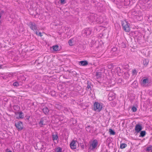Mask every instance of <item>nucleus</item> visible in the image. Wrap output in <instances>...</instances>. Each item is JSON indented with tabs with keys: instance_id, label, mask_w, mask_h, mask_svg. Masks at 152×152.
Returning <instances> with one entry per match:
<instances>
[{
	"instance_id": "25",
	"label": "nucleus",
	"mask_w": 152,
	"mask_h": 152,
	"mask_svg": "<svg viewBox=\"0 0 152 152\" xmlns=\"http://www.w3.org/2000/svg\"><path fill=\"white\" fill-rule=\"evenodd\" d=\"M149 61L148 59H144L143 61L144 65L145 66H146L148 65Z\"/></svg>"
},
{
	"instance_id": "30",
	"label": "nucleus",
	"mask_w": 152,
	"mask_h": 152,
	"mask_svg": "<svg viewBox=\"0 0 152 152\" xmlns=\"http://www.w3.org/2000/svg\"><path fill=\"white\" fill-rule=\"evenodd\" d=\"M109 132L110 135H114L115 134V132L112 129H109Z\"/></svg>"
},
{
	"instance_id": "2",
	"label": "nucleus",
	"mask_w": 152,
	"mask_h": 152,
	"mask_svg": "<svg viewBox=\"0 0 152 152\" xmlns=\"http://www.w3.org/2000/svg\"><path fill=\"white\" fill-rule=\"evenodd\" d=\"M139 3L140 7L145 10L149 9L151 6V0H139Z\"/></svg>"
},
{
	"instance_id": "8",
	"label": "nucleus",
	"mask_w": 152,
	"mask_h": 152,
	"mask_svg": "<svg viewBox=\"0 0 152 152\" xmlns=\"http://www.w3.org/2000/svg\"><path fill=\"white\" fill-rule=\"evenodd\" d=\"M135 2V0H124L123 1L122 7H126L132 5Z\"/></svg>"
},
{
	"instance_id": "4",
	"label": "nucleus",
	"mask_w": 152,
	"mask_h": 152,
	"mask_svg": "<svg viewBox=\"0 0 152 152\" xmlns=\"http://www.w3.org/2000/svg\"><path fill=\"white\" fill-rule=\"evenodd\" d=\"M121 24L123 29L126 32H129L130 30L129 27L130 24L126 20L121 22Z\"/></svg>"
},
{
	"instance_id": "34",
	"label": "nucleus",
	"mask_w": 152,
	"mask_h": 152,
	"mask_svg": "<svg viewBox=\"0 0 152 152\" xmlns=\"http://www.w3.org/2000/svg\"><path fill=\"white\" fill-rule=\"evenodd\" d=\"M132 110L133 112H135L137 111V108L135 107H133L132 108Z\"/></svg>"
},
{
	"instance_id": "27",
	"label": "nucleus",
	"mask_w": 152,
	"mask_h": 152,
	"mask_svg": "<svg viewBox=\"0 0 152 152\" xmlns=\"http://www.w3.org/2000/svg\"><path fill=\"white\" fill-rule=\"evenodd\" d=\"M146 134V132L145 131H141L140 132V135L139 137H143L145 136Z\"/></svg>"
},
{
	"instance_id": "21",
	"label": "nucleus",
	"mask_w": 152,
	"mask_h": 152,
	"mask_svg": "<svg viewBox=\"0 0 152 152\" xmlns=\"http://www.w3.org/2000/svg\"><path fill=\"white\" fill-rule=\"evenodd\" d=\"M103 18L102 16H98L96 22L99 24H101L103 22Z\"/></svg>"
},
{
	"instance_id": "35",
	"label": "nucleus",
	"mask_w": 152,
	"mask_h": 152,
	"mask_svg": "<svg viewBox=\"0 0 152 152\" xmlns=\"http://www.w3.org/2000/svg\"><path fill=\"white\" fill-rule=\"evenodd\" d=\"M60 3L61 4H65L66 3V0H60Z\"/></svg>"
},
{
	"instance_id": "10",
	"label": "nucleus",
	"mask_w": 152,
	"mask_h": 152,
	"mask_svg": "<svg viewBox=\"0 0 152 152\" xmlns=\"http://www.w3.org/2000/svg\"><path fill=\"white\" fill-rule=\"evenodd\" d=\"M142 125L141 124H137L135 126L134 128V130L137 133H139L142 129Z\"/></svg>"
},
{
	"instance_id": "18",
	"label": "nucleus",
	"mask_w": 152,
	"mask_h": 152,
	"mask_svg": "<svg viewBox=\"0 0 152 152\" xmlns=\"http://www.w3.org/2000/svg\"><path fill=\"white\" fill-rule=\"evenodd\" d=\"M148 78L142 79L141 81V85L144 86H146L148 84Z\"/></svg>"
},
{
	"instance_id": "5",
	"label": "nucleus",
	"mask_w": 152,
	"mask_h": 152,
	"mask_svg": "<svg viewBox=\"0 0 152 152\" xmlns=\"http://www.w3.org/2000/svg\"><path fill=\"white\" fill-rule=\"evenodd\" d=\"M48 118L47 117H43L38 122V124L40 127H43L44 126L47 124Z\"/></svg>"
},
{
	"instance_id": "24",
	"label": "nucleus",
	"mask_w": 152,
	"mask_h": 152,
	"mask_svg": "<svg viewBox=\"0 0 152 152\" xmlns=\"http://www.w3.org/2000/svg\"><path fill=\"white\" fill-rule=\"evenodd\" d=\"M55 152H62V149L60 147H58L54 149Z\"/></svg>"
},
{
	"instance_id": "14",
	"label": "nucleus",
	"mask_w": 152,
	"mask_h": 152,
	"mask_svg": "<svg viewBox=\"0 0 152 152\" xmlns=\"http://www.w3.org/2000/svg\"><path fill=\"white\" fill-rule=\"evenodd\" d=\"M77 40L76 37H74L69 40L68 43L70 46H72L75 44Z\"/></svg>"
},
{
	"instance_id": "33",
	"label": "nucleus",
	"mask_w": 152,
	"mask_h": 152,
	"mask_svg": "<svg viewBox=\"0 0 152 152\" xmlns=\"http://www.w3.org/2000/svg\"><path fill=\"white\" fill-rule=\"evenodd\" d=\"M19 85L18 83L17 82H14L13 84V85L14 86H18Z\"/></svg>"
},
{
	"instance_id": "45",
	"label": "nucleus",
	"mask_w": 152,
	"mask_h": 152,
	"mask_svg": "<svg viewBox=\"0 0 152 152\" xmlns=\"http://www.w3.org/2000/svg\"><path fill=\"white\" fill-rule=\"evenodd\" d=\"M87 87L88 88H89L90 87V86H88Z\"/></svg>"
},
{
	"instance_id": "16",
	"label": "nucleus",
	"mask_w": 152,
	"mask_h": 152,
	"mask_svg": "<svg viewBox=\"0 0 152 152\" xmlns=\"http://www.w3.org/2000/svg\"><path fill=\"white\" fill-rule=\"evenodd\" d=\"M77 142L76 141L73 140L70 144V146L72 149H75L76 148Z\"/></svg>"
},
{
	"instance_id": "23",
	"label": "nucleus",
	"mask_w": 152,
	"mask_h": 152,
	"mask_svg": "<svg viewBox=\"0 0 152 152\" xmlns=\"http://www.w3.org/2000/svg\"><path fill=\"white\" fill-rule=\"evenodd\" d=\"M129 73L128 72H126L124 74L123 77L126 79H127L129 78Z\"/></svg>"
},
{
	"instance_id": "1",
	"label": "nucleus",
	"mask_w": 152,
	"mask_h": 152,
	"mask_svg": "<svg viewBox=\"0 0 152 152\" xmlns=\"http://www.w3.org/2000/svg\"><path fill=\"white\" fill-rule=\"evenodd\" d=\"M131 17L134 22L141 21L143 19V14L142 11L135 8L132 10L130 12Z\"/></svg>"
},
{
	"instance_id": "40",
	"label": "nucleus",
	"mask_w": 152,
	"mask_h": 152,
	"mask_svg": "<svg viewBox=\"0 0 152 152\" xmlns=\"http://www.w3.org/2000/svg\"><path fill=\"white\" fill-rule=\"evenodd\" d=\"M6 152H12V151L10 150L9 148H7L5 150Z\"/></svg>"
},
{
	"instance_id": "31",
	"label": "nucleus",
	"mask_w": 152,
	"mask_h": 152,
	"mask_svg": "<svg viewBox=\"0 0 152 152\" xmlns=\"http://www.w3.org/2000/svg\"><path fill=\"white\" fill-rule=\"evenodd\" d=\"M53 49L54 50L56 51L58 50V46L57 45H56L55 46H53Z\"/></svg>"
},
{
	"instance_id": "28",
	"label": "nucleus",
	"mask_w": 152,
	"mask_h": 152,
	"mask_svg": "<svg viewBox=\"0 0 152 152\" xmlns=\"http://www.w3.org/2000/svg\"><path fill=\"white\" fill-rule=\"evenodd\" d=\"M80 64L82 66L86 65L88 64V63L86 61H81L80 62Z\"/></svg>"
},
{
	"instance_id": "46",
	"label": "nucleus",
	"mask_w": 152,
	"mask_h": 152,
	"mask_svg": "<svg viewBox=\"0 0 152 152\" xmlns=\"http://www.w3.org/2000/svg\"><path fill=\"white\" fill-rule=\"evenodd\" d=\"M95 29H96V31H97V28H96Z\"/></svg>"
},
{
	"instance_id": "11",
	"label": "nucleus",
	"mask_w": 152,
	"mask_h": 152,
	"mask_svg": "<svg viewBox=\"0 0 152 152\" xmlns=\"http://www.w3.org/2000/svg\"><path fill=\"white\" fill-rule=\"evenodd\" d=\"M29 26L31 29L35 32H36V31H38L37 26L34 23L31 22L29 23Z\"/></svg>"
},
{
	"instance_id": "36",
	"label": "nucleus",
	"mask_w": 152,
	"mask_h": 152,
	"mask_svg": "<svg viewBox=\"0 0 152 152\" xmlns=\"http://www.w3.org/2000/svg\"><path fill=\"white\" fill-rule=\"evenodd\" d=\"M63 110H64V113H66V112H67V111H68V109L66 107H64V108Z\"/></svg>"
},
{
	"instance_id": "13",
	"label": "nucleus",
	"mask_w": 152,
	"mask_h": 152,
	"mask_svg": "<svg viewBox=\"0 0 152 152\" xmlns=\"http://www.w3.org/2000/svg\"><path fill=\"white\" fill-rule=\"evenodd\" d=\"M114 72L119 76H121L122 75L123 71L119 67H117L114 70Z\"/></svg>"
},
{
	"instance_id": "43",
	"label": "nucleus",
	"mask_w": 152,
	"mask_h": 152,
	"mask_svg": "<svg viewBox=\"0 0 152 152\" xmlns=\"http://www.w3.org/2000/svg\"><path fill=\"white\" fill-rule=\"evenodd\" d=\"M2 65L0 64V69H1L2 67Z\"/></svg>"
},
{
	"instance_id": "32",
	"label": "nucleus",
	"mask_w": 152,
	"mask_h": 152,
	"mask_svg": "<svg viewBox=\"0 0 152 152\" xmlns=\"http://www.w3.org/2000/svg\"><path fill=\"white\" fill-rule=\"evenodd\" d=\"M35 33H36V34L37 35L39 36L40 37H42V33L41 32H40L39 33H38L37 31H36V32H35Z\"/></svg>"
},
{
	"instance_id": "47",
	"label": "nucleus",
	"mask_w": 152,
	"mask_h": 152,
	"mask_svg": "<svg viewBox=\"0 0 152 152\" xmlns=\"http://www.w3.org/2000/svg\"><path fill=\"white\" fill-rule=\"evenodd\" d=\"M151 152H152V150L151 151Z\"/></svg>"
},
{
	"instance_id": "7",
	"label": "nucleus",
	"mask_w": 152,
	"mask_h": 152,
	"mask_svg": "<svg viewBox=\"0 0 152 152\" xmlns=\"http://www.w3.org/2000/svg\"><path fill=\"white\" fill-rule=\"evenodd\" d=\"M98 145L97 140H94L90 143L89 148L91 150H94L96 148Z\"/></svg>"
},
{
	"instance_id": "37",
	"label": "nucleus",
	"mask_w": 152,
	"mask_h": 152,
	"mask_svg": "<svg viewBox=\"0 0 152 152\" xmlns=\"http://www.w3.org/2000/svg\"><path fill=\"white\" fill-rule=\"evenodd\" d=\"M151 150V147H148L146 149V151H149Z\"/></svg>"
},
{
	"instance_id": "41",
	"label": "nucleus",
	"mask_w": 152,
	"mask_h": 152,
	"mask_svg": "<svg viewBox=\"0 0 152 152\" xmlns=\"http://www.w3.org/2000/svg\"><path fill=\"white\" fill-rule=\"evenodd\" d=\"M111 67H112V66H111V65H109V66H108V68H111Z\"/></svg>"
},
{
	"instance_id": "42",
	"label": "nucleus",
	"mask_w": 152,
	"mask_h": 152,
	"mask_svg": "<svg viewBox=\"0 0 152 152\" xmlns=\"http://www.w3.org/2000/svg\"><path fill=\"white\" fill-rule=\"evenodd\" d=\"M151 18V17H150V18H148V19L152 21V20L150 19Z\"/></svg>"
},
{
	"instance_id": "12",
	"label": "nucleus",
	"mask_w": 152,
	"mask_h": 152,
	"mask_svg": "<svg viewBox=\"0 0 152 152\" xmlns=\"http://www.w3.org/2000/svg\"><path fill=\"white\" fill-rule=\"evenodd\" d=\"M114 1L118 7L120 8L122 7L123 1L122 0H114Z\"/></svg>"
},
{
	"instance_id": "15",
	"label": "nucleus",
	"mask_w": 152,
	"mask_h": 152,
	"mask_svg": "<svg viewBox=\"0 0 152 152\" xmlns=\"http://www.w3.org/2000/svg\"><path fill=\"white\" fill-rule=\"evenodd\" d=\"M115 97V94L113 92H110L109 94L108 99L110 101L114 99Z\"/></svg>"
},
{
	"instance_id": "39",
	"label": "nucleus",
	"mask_w": 152,
	"mask_h": 152,
	"mask_svg": "<svg viewBox=\"0 0 152 152\" xmlns=\"http://www.w3.org/2000/svg\"><path fill=\"white\" fill-rule=\"evenodd\" d=\"M64 118V117L63 116H60V118H58V119L60 121H62L63 120Z\"/></svg>"
},
{
	"instance_id": "9",
	"label": "nucleus",
	"mask_w": 152,
	"mask_h": 152,
	"mask_svg": "<svg viewBox=\"0 0 152 152\" xmlns=\"http://www.w3.org/2000/svg\"><path fill=\"white\" fill-rule=\"evenodd\" d=\"M98 16L95 14L91 13L88 19L90 21L91 23L96 22Z\"/></svg>"
},
{
	"instance_id": "20",
	"label": "nucleus",
	"mask_w": 152,
	"mask_h": 152,
	"mask_svg": "<svg viewBox=\"0 0 152 152\" xmlns=\"http://www.w3.org/2000/svg\"><path fill=\"white\" fill-rule=\"evenodd\" d=\"M17 118L18 119L23 118L24 115L22 112H18L16 114Z\"/></svg>"
},
{
	"instance_id": "26",
	"label": "nucleus",
	"mask_w": 152,
	"mask_h": 152,
	"mask_svg": "<svg viewBox=\"0 0 152 152\" xmlns=\"http://www.w3.org/2000/svg\"><path fill=\"white\" fill-rule=\"evenodd\" d=\"M44 113L46 115L48 114L49 112V110L47 107L44 108L42 110Z\"/></svg>"
},
{
	"instance_id": "3",
	"label": "nucleus",
	"mask_w": 152,
	"mask_h": 152,
	"mask_svg": "<svg viewBox=\"0 0 152 152\" xmlns=\"http://www.w3.org/2000/svg\"><path fill=\"white\" fill-rule=\"evenodd\" d=\"M103 107L102 103L98 102H96L94 104V110L96 112H100Z\"/></svg>"
},
{
	"instance_id": "38",
	"label": "nucleus",
	"mask_w": 152,
	"mask_h": 152,
	"mask_svg": "<svg viewBox=\"0 0 152 152\" xmlns=\"http://www.w3.org/2000/svg\"><path fill=\"white\" fill-rule=\"evenodd\" d=\"M56 106L58 109H60L61 108V106L59 105L58 104H56Z\"/></svg>"
},
{
	"instance_id": "17",
	"label": "nucleus",
	"mask_w": 152,
	"mask_h": 152,
	"mask_svg": "<svg viewBox=\"0 0 152 152\" xmlns=\"http://www.w3.org/2000/svg\"><path fill=\"white\" fill-rule=\"evenodd\" d=\"M15 126L18 130H21L23 128V125L22 122L19 121L15 124Z\"/></svg>"
},
{
	"instance_id": "29",
	"label": "nucleus",
	"mask_w": 152,
	"mask_h": 152,
	"mask_svg": "<svg viewBox=\"0 0 152 152\" xmlns=\"http://www.w3.org/2000/svg\"><path fill=\"white\" fill-rule=\"evenodd\" d=\"M127 146V145L124 143H121L120 145V148L121 149H124Z\"/></svg>"
},
{
	"instance_id": "6",
	"label": "nucleus",
	"mask_w": 152,
	"mask_h": 152,
	"mask_svg": "<svg viewBox=\"0 0 152 152\" xmlns=\"http://www.w3.org/2000/svg\"><path fill=\"white\" fill-rule=\"evenodd\" d=\"M92 31V30L90 28H86L82 31V35L84 37H87L91 35Z\"/></svg>"
},
{
	"instance_id": "44",
	"label": "nucleus",
	"mask_w": 152,
	"mask_h": 152,
	"mask_svg": "<svg viewBox=\"0 0 152 152\" xmlns=\"http://www.w3.org/2000/svg\"><path fill=\"white\" fill-rule=\"evenodd\" d=\"M136 83H137V82L135 81H134L133 83H135V84H136Z\"/></svg>"
},
{
	"instance_id": "19",
	"label": "nucleus",
	"mask_w": 152,
	"mask_h": 152,
	"mask_svg": "<svg viewBox=\"0 0 152 152\" xmlns=\"http://www.w3.org/2000/svg\"><path fill=\"white\" fill-rule=\"evenodd\" d=\"M52 138L55 143H56V142H58V139L57 134H53L52 135Z\"/></svg>"
},
{
	"instance_id": "22",
	"label": "nucleus",
	"mask_w": 152,
	"mask_h": 152,
	"mask_svg": "<svg viewBox=\"0 0 152 152\" xmlns=\"http://www.w3.org/2000/svg\"><path fill=\"white\" fill-rule=\"evenodd\" d=\"M137 73V71L135 69H133L132 72V77H135L136 76Z\"/></svg>"
}]
</instances>
